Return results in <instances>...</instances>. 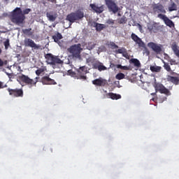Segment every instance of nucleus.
I'll return each mask as SVG.
<instances>
[{
	"label": "nucleus",
	"instance_id": "c756f323",
	"mask_svg": "<svg viewBox=\"0 0 179 179\" xmlns=\"http://www.w3.org/2000/svg\"><path fill=\"white\" fill-rule=\"evenodd\" d=\"M22 33L27 36H33V32L31 31V28L22 29Z\"/></svg>",
	"mask_w": 179,
	"mask_h": 179
},
{
	"label": "nucleus",
	"instance_id": "79ce46f5",
	"mask_svg": "<svg viewBox=\"0 0 179 179\" xmlns=\"http://www.w3.org/2000/svg\"><path fill=\"white\" fill-rule=\"evenodd\" d=\"M100 64H101V62L94 63L93 64V67L94 68V69H99V66L100 65Z\"/></svg>",
	"mask_w": 179,
	"mask_h": 179
},
{
	"label": "nucleus",
	"instance_id": "412c9836",
	"mask_svg": "<svg viewBox=\"0 0 179 179\" xmlns=\"http://www.w3.org/2000/svg\"><path fill=\"white\" fill-rule=\"evenodd\" d=\"M107 96L110 98L112 99V100H120L121 99V95L117 94H114L113 92H110L107 94Z\"/></svg>",
	"mask_w": 179,
	"mask_h": 179
},
{
	"label": "nucleus",
	"instance_id": "603ef678",
	"mask_svg": "<svg viewBox=\"0 0 179 179\" xmlns=\"http://www.w3.org/2000/svg\"><path fill=\"white\" fill-rule=\"evenodd\" d=\"M5 1H8V0H5Z\"/></svg>",
	"mask_w": 179,
	"mask_h": 179
},
{
	"label": "nucleus",
	"instance_id": "a211bd4d",
	"mask_svg": "<svg viewBox=\"0 0 179 179\" xmlns=\"http://www.w3.org/2000/svg\"><path fill=\"white\" fill-rule=\"evenodd\" d=\"M115 54H122V57H124L127 59H129V55L128 54V52L127 51V49L125 48H122L115 50Z\"/></svg>",
	"mask_w": 179,
	"mask_h": 179
},
{
	"label": "nucleus",
	"instance_id": "2f4dec72",
	"mask_svg": "<svg viewBox=\"0 0 179 179\" xmlns=\"http://www.w3.org/2000/svg\"><path fill=\"white\" fill-rule=\"evenodd\" d=\"M115 78L117 79V80L125 79V74L122 73H119L116 75Z\"/></svg>",
	"mask_w": 179,
	"mask_h": 179
},
{
	"label": "nucleus",
	"instance_id": "aec40b11",
	"mask_svg": "<svg viewBox=\"0 0 179 179\" xmlns=\"http://www.w3.org/2000/svg\"><path fill=\"white\" fill-rule=\"evenodd\" d=\"M166 79H167L168 82H171V83H173V85H179L178 77L168 76Z\"/></svg>",
	"mask_w": 179,
	"mask_h": 179
},
{
	"label": "nucleus",
	"instance_id": "0eeeda50",
	"mask_svg": "<svg viewBox=\"0 0 179 179\" xmlns=\"http://www.w3.org/2000/svg\"><path fill=\"white\" fill-rule=\"evenodd\" d=\"M153 87L155 89L156 93L157 92H159L162 94H166V96H170V90L169 89L166 88L163 84L160 83H155L153 85Z\"/></svg>",
	"mask_w": 179,
	"mask_h": 179
},
{
	"label": "nucleus",
	"instance_id": "58836bf2",
	"mask_svg": "<svg viewBox=\"0 0 179 179\" xmlns=\"http://www.w3.org/2000/svg\"><path fill=\"white\" fill-rule=\"evenodd\" d=\"M115 22V20H113V19H108V20H106V24H109V25H112L114 24V23Z\"/></svg>",
	"mask_w": 179,
	"mask_h": 179
},
{
	"label": "nucleus",
	"instance_id": "423d86ee",
	"mask_svg": "<svg viewBox=\"0 0 179 179\" xmlns=\"http://www.w3.org/2000/svg\"><path fill=\"white\" fill-rule=\"evenodd\" d=\"M105 3L110 12L115 14L120 10V7L115 3V0H105Z\"/></svg>",
	"mask_w": 179,
	"mask_h": 179
},
{
	"label": "nucleus",
	"instance_id": "c9c22d12",
	"mask_svg": "<svg viewBox=\"0 0 179 179\" xmlns=\"http://www.w3.org/2000/svg\"><path fill=\"white\" fill-rule=\"evenodd\" d=\"M98 71H99L100 72H101V71H107V67L103 65V63H100L98 66Z\"/></svg>",
	"mask_w": 179,
	"mask_h": 179
},
{
	"label": "nucleus",
	"instance_id": "6ab92c4d",
	"mask_svg": "<svg viewBox=\"0 0 179 179\" xmlns=\"http://www.w3.org/2000/svg\"><path fill=\"white\" fill-rule=\"evenodd\" d=\"M92 26L94 27H95L96 31H101V30H103V29H106V27L104 25V24H100V23L96 22H93Z\"/></svg>",
	"mask_w": 179,
	"mask_h": 179
},
{
	"label": "nucleus",
	"instance_id": "3c124183",
	"mask_svg": "<svg viewBox=\"0 0 179 179\" xmlns=\"http://www.w3.org/2000/svg\"><path fill=\"white\" fill-rule=\"evenodd\" d=\"M7 75L9 76L10 74H9V73H7Z\"/></svg>",
	"mask_w": 179,
	"mask_h": 179
},
{
	"label": "nucleus",
	"instance_id": "4be33fe9",
	"mask_svg": "<svg viewBox=\"0 0 179 179\" xmlns=\"http://www.w3.org/2000/svg\"><path fill=\"white\" fill-rule=\"evenodd\" d=\"M62 34L59 32H57L56 35L52 36V39L54 40L55 43H58L59 40H62Z\"/></svg>",
	"mask_w": 179,
	"mask_h": 179
},
{
	"label": "nucleus",
	"instance_id": "ddd939ff",
	"mask_svg": "<svg viewBox=\"0 0 179 179\" xmlns=\"http://www.w3.org/2000/svg\"><path fill=\"white\" fill-rule=\"evenodd\" d=\"M148 45L150 48H152V50H153L156 54H160V52L162 51V45H159L153 42H150L148 43Z\"/></svg>",
	"mask_w": 179,
	"mask_h": 179
},
{
	"label": "nucleus",
	"instance_id": "2eb2a0df",
	"mask_svg": "<svg viewBox=\"0 0 179 179\" xmlns=\"http://www.w3.org/2000/svg\"><path fill=\"white\" fill-rule=\"evenodd\" d=\"M41 83L43 85H57L55 80L50 78L49 76H43L41 78Z\"/></svg>",
	"mask_w": 179,
	"mask_h": 179
},
{
	"label": "nucleus",
	"instance_id": "473e14b6",
	"mask_svg": "<svg viewBox=\"0 0 179 179\" xmlns=\"http://www.w3.org/2000/svg\"><path fill=\"white\" fill-rule=\"evenodd\" d=\"M169 12H173V10H177V4L176 3H173L169 7Z\"/></svg>",
	"mask_w": 179,
	"mask_h": 179
},
{
	"label": "nucleus",
	"instance_id": "b1692460",
	"mask_svg": "<svg viewBox=\"0 0 179 179\" xmlns=\"http://www.w3.org/2000/svg\"><path fill=\"white\" fill-rule=\"evenodd\" d=\"M93 85H95L96 86H101L103 83H104V81L101 78H97L92 81Z\"/></svg>",
	"mask_w": 179,
	"mask_h": 179
},
{
	"label": "nucleus",
	"instance_id": "39448f33",
	"mask_svg": "<svg viewBox=\"0 0 179 179\" xmlns=\"http://www.w3.org/2000/svg\"><path fill=\"white\" fill-rule=\"evenodd\" d=\"M85 17V13L81 10H77L75 13H71L69 14L66 17V20L70 22V23H75L76 20H80Z\"/></svg>",
	"mask_w": 179,
	"mask_h": 179
},
{
	"label": "nucleus",
	"instance_id": "393cba45",
	"mask_svg": "<svg viewBox=\"0 0 179 179\" xmlns=\"http://www.w3.org/2000/svg\"><path fill=\"white\" fill-rule=\"evenodd\" d=\"M46 16L50 22H55V20L57 19V15H54L51 14V13H47Z\"/></svg>",
	"mask_w": 179,
	"mask_h": 179
},
{
	"label": "nucleus",
	"instance_id": "7ed1b4c3",
	"mask_svg": "<svg viewBox=\"0 0 179 179\" xmlns=\"http://www.w3.org/2000/svg\"><path fill=\"white\" fill-rule=\"evenodd\" d=\"M17 82L22 85V83H24V85H27L29 86V88L33 87V86H36L38 80L34 81L33 79L30 78L28 76H26L24 74H21L18 76Z\"/></svg>",
	"mask_w": 179,
	"mask_h": 179
},
{
	"label": "nucleus",
	"instance_id": "37998d69",
	"mask_svg": "<svg viewBox=\"0 0 179 179\" xmlns=\"http://www.w3.org/2000/svg\"><path fill=\"white\" fill-rule=\"evenodd\" d=\"M114 66H115V64H114V63H110V68H114Z\"/></svg>",
	"mask_w": 179,
	"mask_h": 179
},
{
	"label": "nucleus",
	"instance_id": "a878e982",
	"mask_svg": "<svg viewBox=\"0 0 179 179\" xmlns=\"http://www.w3.org/2000/svg\"><path fill=\"white\" fill-rule=\"evenodd\" d=\"M150 69L151 72H160L162 71V66H150Z\"/></svg>",
	"mask_w": 179,
	"mask_h": 179
},
{
	"label": "nucleus",
	"instance_id": "49530a36",
	"mask_svg": "<svg viewBox=\"0 0 179 179\" xmlns=\"http://www.w3.org/2000/svg\"><path fill=\"white\" fill-rule=\"evenodd\" d=\"M50 2H55V0H48Z\"/></svg>",
	"mask_w": 179,
	"mask_h": 179
},
{
	"label": "nucleus",
	"instance_id": "cd10ccee",
	"mask_svg": "<svg viewBox=\"0 0 179 179\" xmlns=\"http://www.w3.org/2000/svg\"><path fill=\"white\" fill-rule=\"evenodd\" d=\"M130 64H133L134 66H137V68H140L141 66V62H139L138 59H130Z\"/></svg>",
	"mask_w": 179,
	"mask_h": 179
},
{
	"label": "nucleus",
	"instance_id": "ea45409f",
	"mask_svg": "<svg viewBox=\"0 0 179 179\" xmlns=\"http://www.w3.org/2000/svg\"><path fill=\"white\" fill-rule=\"evenodd\" d=\"M169 62L171 64V65H178V63H177V62L174 59H170Z\"/></svg>",
	"mask_w": 179,
	"mask_h": 179
},
{
	"label": "nucleus",
	"instance_id": "f704fd0d",
	"mask_svg": "<svg viewBox=\"0 0 179 179\" xmlns=\"http://www.w3.org/2000/svg\"><path fill=\"white\" fill-rule=\"evenodd\" d=\"M164 69H166V71H167V72H171V67H170V64H169V63H166L165 62H164Z\"/></svg>",
	"mask_w": 179,
	"mask_h": 179
},
{
	"label": "nucleus",
	"instance_id": "f3484780",
	"mask_svg": "<svg viewBox=\"0 0 179 179\" xmlns=\"http://www.w3.org/2000/svg\"><path fill=\"white\" fill-rule=\"evenodd\" d=\"M160 27L157 24V23L148 25V30L150 31V33H157Z\"/></svg>",
	"mask_w": 179,
	"mask_h": 179
},
{
	"label": "nucleus",
	"instance_id": "e433bc0d",
	"mask_svg": "<svg viewBox=\"0 0 179 179\" xmlns=\"http://www.w3.org/2000/svg\"><path fill=\"white\" fill-rule=\"evenodd\" d=\"M5 50H8L9 48V46L10 45V43H9V39H7L3 42Z\"/></svg>",
	"mask_w": 179,
	"mask_h": 179
},
{
	"label": "nucleus",
	"instance_id": "bb28decb",
	"mask_svg": "<svg viewBox=\"0 0 179 179\" xmlns=\"http://www.w3.org/2000/svg\"><path fill=\"white\" fill-rule=\"evenodd\" d=\"M171 48L176 57L179 58V50H178V46L176 44L172 45Z\"/></svg>",
	"mask_w": 179,
	"mask_h": 179
},
{
	"label": "nucleus",
	"instance_id": "c85d7f7f",
	"mask_svg": "<svg viewBox=\"0 0 179 179\" xmlns=\"http://www.w3.org/2000/svg\"><path fill=\"white\" fill-rule=\"evenodd\" d=\"M116 68H117L118 69H122V71H129V69H131L130 66H122L121 64H117Z\"/></svg>",
	"mask_w": 179,
	"mask_h": 179
},
{
	"label": "nucleus",
	"instance_id": "4468645a",
	"mask_svg": "<svg viewBox=\"0 0 179 179\" xmlns=\"http://www.w3.org/2000/svg\"><path fill=\"white\" fill-rule=\"evenodd\" d=\"M90 6L92 9V10H94V12H95L96 13H103V12H104L103 5L99 7V6H96L94 3H91L90 4Z\"/></svg>",
	"mask_w": 179,
	"mask_h": 179
},
{
	"label": "nucleus",
	"instance_id": "dca6fc26",
	"mask_svg": "<svg viewBox=\"0 0 179 179\" xmlns=\"http://www.w3.org/2000/svg\"><path fill=\"white\" fill-rule=\"evenodd\" d=\"M153 11L157 12V13H166V10L164 9V6L162 4H155L153 6Z\"/></svg>",
	"mask_w": 179,
	"mask_h": 179
},
{
	"label": "nucleus",
	"instance_id": "9b49d317",
	"mask_svg": "<svg viewBox=\"0 0 179 179\" xmlns=\"http://www.w3.org/2000/svg\"><path fill=\"white\" fill-rule=\"evenodd\" d=\"M131 38L138 45L139 48L143 49L146 48V45L143 41H142V39L138 36V35L132 33L131 35Z\"/></svg>",
	"mask_w": 179,
	"mask_h": 179
},
{
	"label": "nucleus",
	"instance_id": "20e7f679",
	"mask_svg": "<svg viewBox=\"0 0 179 179\" xmlns=\"http://www.w3.org/2000/svg\"><path fill=\"white\" fill-rule=\"evenodd\" d=\"M45 59H47L48 64L52 65L53 68H55L58 64L62 65V64H64V61L61 60L58 56H55L52 54H47Z\"/></svg>",
	"mask_w": 179,
	"mask_h": 179
},
{
	"label": "nucleus",
	"instance_id": "09e8293b",
	"mask_svg": "<svg viewBox=\"0 0 179 179\" xmlns=\"http://www.w3.org/2000/svg\"><path fill=\"white\" fill-rule=\"evenodd\" d=\"M0 54H2V50L0 48Z\"/></svg>",
	"mask_w": 179,
	"mask_h": 179
},
{
	"label": "nucleus",
	"instance_id": "f257e3e1",
	"mask_svg": "<svg viewBox=\"0 0 179 179\" xmlns=\"http://www.w3.org/2000/svg\"><path fill=\"white\" fill-rule=\"evenodd\" d=\"M30 12H31V8H27L22 11V8L19 7L15 8L11 15V22L16 24H23L24 20H26L25 15H29Z\"/></svg>",
	"mask_w": 179,
	"mask_h": 179
},
{
	"label": "nucleus",
	"instance_id": "6e6552de",
	"mask_svg": "<svg viewBox=\"0 0 179 179\" xmlns=\"http://www.w3.org/2000/svg\"><path fill=\"white\" fill-rule=\"evenodd\" d=\"M24 45L25 47H30L32 50H41V45L34 43L31 38H25L24 41Z\"/></svg>",
	"mask_w": 179,
	"mask_h": 179
},
{
	"label": "nucleus",
	"instance_id": "72a5a7b5",
	"mask_svg": "<svg viewBox=\"0 0 179 179\" xmlns=\"http://www.w3.org/2000/svg\"><path fill=\"white\" fill-rule=\"evenodd\" d=\"M68 75H69L70 76H72V78H76V79H78V75L76 73H75V71H72V70H69L67 71Z\"/></svg>",
	"mask_w": 179,
	"mask_h": 179
},
{
	"label": "nucleus",
	"instance_id": "9d476101",
	"mask_svg": "<svg viewBox=\"0 0 179 179\" xmlns=\"http://www.w3.org/2000/svg\"><path fill=\"white\" fill-rule=\"evenodd\" d=\"M9 95L13 96V97H23L24 93H23V89H10L8 88L7 89Z\"/></svg>",
	"mask_w": 179,
	"mask_h": 179
},
{
	"label": "nucleus",
	"instance_id": "1a4fd4ad",
	"mask_svg": "<svg viewBox=\"0 0 179 179\" xmlns=\"http://www.w3.org/2000/svg\"><path fill=\"white\" fill-rule=\"evenodd\" d=\"M86 73H87V67L86 66H83L77 69V79H82L83 80H86L87 77Z\"/></svg>",
	"mask_w": 179,
	"mask_h": 179
},
{
	"label": "nucleus",
	"instance_id": "f8f14e48",
	"mask_svg": "<svg viewBox=\"0 0 179 179\" xmlns=\"http://www.w3.org/2000/svg\"><path fill=\"white\" fill-rule=\"evenodd\" d=\"M157 17L159 19H162V20H163L165 23V24L166 26H168L169 27H174V22H173L171 21V20H169L166 15H163V14H158Z\"/></svg>",
	"mask_w": 179,
	"mask_h": 179
},
{
	"label": "nucleus",
	"instance_id": "8fccbe9b",
	"mask_svg": "<svg viewBox=\"0 0 179 179\" xmlns=\"http://www.w3.org/2000/svg\"><path fill=\"white\" fill-rule=\"evenodd\" d=\"M36 79H39V78H38V77H36Z\"/></svg>",
	"mask_w": 179,
	"mask_h": 179
},
{
	"label": "nucleus",
	"instance_id": "7c9ffc66",
	"mask_svg": "<svg viewBox=\"0 0 179 179\" xmlns=\"http://www.w3.org/2000/svg\"><path fill=\"white\" fill-rule=\"evenodd\" d=\"M117 22H118L119 24H124L127 23V17L123 16L122 17L119 18L117 20Z\"/></svg>",
	"mask_w": 179,
	"mask_h": 179
},
{
	"label": "nucleus",
	"instance_id": "5701e85b",
	"mask_svg": "<svg viewBox=\"0 0 179 179\" xmlns=\"http://www.w3.org/2000/svg\"><path fill=\"white\" fill-rule=\"evenodd\" d=\"M45 71H47V67L42 66L41 68L35 71V73L36 75H37V76H40V74L43 73V72H45Z\"/></svg>",
	"mask_w": 179,
	"mask_h": 179
},
{
	"label": "nucleus",
	"instance_id": "a19ab883",
	"mask_svg": "<svg viewBox=\"0 0 179 179\" xmlns=\"http://www.w3.org/2000/svg\"><path fill=\"white\" fill-rule=\"evenodd\" d=\"M6 64H8L7 61L3 62L1 59H0V67L3 66V65H6Z\"/></svg>",
	"mask_w": 179,
	"mask_h": 179
},
{
	"label": "nucleus",
	"instance_id": "c03bdc74",
	"mask_svg": "<svg viewBox=\"0 0 179 179\" xmlns=\"http://www.w3.org/2000/svg\"><path fill=\"white\" fill-rule=\"evenodd\" d=\"M3 84L2 83V82L0 81V89H3Z\"/></svg>",
	"mask_w": 179,
	"mask_h": 179
},
{
	"label": "nucleus",
	"instance_id": "f03ea898",
	"mask_svg": "<svg viewBox=\"0 0 179 179\" xmlns=\"http://www.w3.org/2000/svg\"><path fill=\"white\" fill-rule=\"evenodd\" d=\"M82 45L80 43L75 44L67 49V51L71 54L73 58H76V59H80L82 57L80 53L83 51Z\"/></svg>",
	"mask_w": 179,
	"mask_h": 179
},
{
	"label": "nucleus",
	"instance_id": "de8ad7c7",
	"mask_svg": "<svg viewBox=\"0 0 179 179\" xmlns=\"http://www.w3.org/2000/svg\"><path fill=\"white\" fill-rule=\"evenodd\" d=\"M117 16H121V13H118Z\"/></svg>",
	"mask_w": 179,
	"mask_h": 179
},
{
	"label": "nucleus",
	"instance_id": "a18cd8bd",
	"mask_svg": "<svg viewBox=\"0 0 179 179\" xmlns=\"http://www.w3.org/2000/svg\"><path fill=\"white\" fill-rule=\"evenodd\" d=\"M151 95H152V96L156 95V92L152 93Z\"/></svg>",
	"mask_w": 179,
	"mask_h": 179
},
{
	"label": "nucleus",
	"instance_id": "4c0bfd02",
	"mask_svg": "<svg viewBox=\"0 0 179 179\" xmlns=\"http://www.w3.org/2000/svg\"><path fill=\"white\" fill-rule=\"evenodd\" d=\"M109 45H110L112 50H115V48H118V45L114 42H110Z\"/></svg>",
	"mask_w": 179,
	"mask_h": 179
}]
</instances>
